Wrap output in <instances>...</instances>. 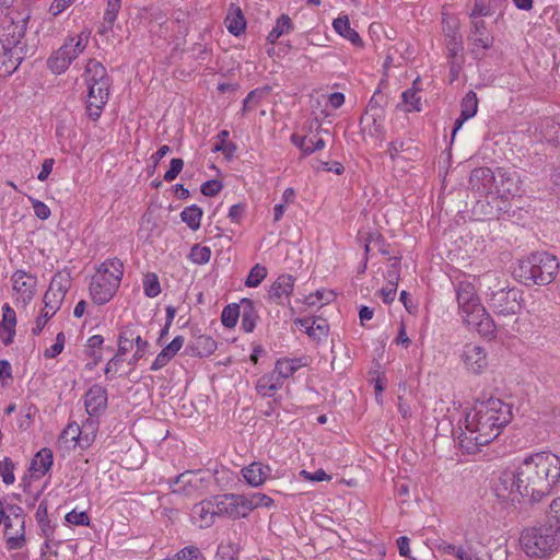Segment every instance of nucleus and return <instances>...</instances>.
Returning a JSON list of instances; mask_svg holds the SVG:
<instances>
[{
    "label": "nucleus",
    "instance_id": "nucleus-1",
    "mask_svg": "<svg viewBox=\"0 0 560 560\" xmlns=\"http://www.w3.org/2000/svg\"><path fill=\"white\" fill-rule=\"evenodd\" d=\"M559 481L560 457L551 452H537L526 456L516 469L501 472L494 492L512 505L521 499L539 502Z\"/></svg>",
    "mask_w": 560,
    "mask_h": 560
},
{
    "label": "nucleus",
    "instance_id": "nucleus-2",
    "mask_svg": "<svg viewBox=\"0 0 560 560\" xmlns=\"http://www.w3.org/2000/svg\"><path fill=\"white\" fill-rule=\"evenodd\" d=\"M512 418V405L490 397L477 402L472 412L466 413L457 427L453 428L452 435L464 453L475 454L498 438Z\"/></svg>",
    "mask_w": 560,
    "mask_h": 560
},
{
    "label": "nucleus",
    "instance_id": "nucleus-3",
    "mask_svg": "<svg viewBox=\"0 0 560 560\" xmlns=\"http://www.w3.org/2000/svg\"><path fill=\"white\" fill-rule=\"evenodd\" d=\"M31 15L27 11H10L4 20L0 33V42L12 67L5 70V75L12 74L19 65L33 55L34 46L27 44L25 38L27 23Z\"/></svg>",
    "mask_w": 560,
    "mask_h": 560
},
{
    "label": "nucleus",
    "instance_id": "nucleus-4",
    "mask_svg": "<svg viewBox=\"0 0 560 560\" xmlns=\"http://www.w3.org/2000/svg\"><path fill=\"white\" fill-rule=\"evenodd\" d=\"M559 271V261L555 255L547 252H535L520 259L513 269V277L520 283L530 285H548Z\"/></svg>",
    "mask_w": 560,
    "mask_h": 560
},
{
    "label": "nucleus",
    "instance_id": "nucleus-5",
    "mask_svg": "<svg viewBox=\"0 0 560 560\" xmlns=\"http://www.w3.org/2000/svg\"><path fill=\"white\" fill-rule=\"evenodd\" d=\"M524 552L530 558H545L560 546L559 528L553 523H544L525 528L520 537Z\"/></svg>",
    "mask_w": 560,
    "mask_h": 560
},
{
    "label": "nucleus",
    "instance_id": "nucleus-6",
    "mask_svg": "<svg viewBox=\"0 0 560 560\" xmlns=\"http://www.w3.org/2000/svg\"><path fill=\"white\" fill-rule=\"evenodd\" d=\"M70 288L69 275L56 273L44 295L45 307L37 317L32 334L38 336L44 329L46 323L56 314Z\"/></svg>",
    "mask_w": 560,
    "mask_h": 560
},
{
    "label": "nucleus",
    "instance_id": "nucleus-7",
    "mask_svg": "<svg viewBox=\"0 0 560 560\" xmlns=\"http://www.w3.org/2000/svg\"><path fill=\"white\" fill-rule=\"evenodd\" d=\"M90 34V31H82L77 37H68L63 45L52 52L47 60V67L51 72L56 74L66 72L72 61L84 51Z\"/></svg>",
    "mask_w": 560,
    "mask_h": 560
},
{
    "label": "nucleus",
    "instance_id": "nucleus-8",
    "mask_svg": "<svg viewBox=\"0 0 560 560\" xmlns=\"http://www.w3.org/2000/svg\"><path fill=\"white\" fill-rule=\"evenodd\" d=\"M523 292L515 287H505L489 294L488 306L498 316L516 315L522 308Z\"/></svg>",
    "mask_w": 560,
    "mask_h": 560
},
{
    "label": "nucleus",
    "instance_id": "nucleus-9",
    "mask_svg": "<svg viewBox=\"0 0 560 560\" xmlns=\"http://www.w3.org/2000/svg\"><path fill=\"white\" fill-rule=\"evenodd\" d=\"M459 315L463 322L475 313L483 312V305L477 294L475 285L468 281H458L454 284Z\"/></svg>",
    "mask_w": 560,
    "mask_h": 560
},
{
    "label": "nucleus",
    "instance_id": "nucleus-10",
    "mask_svg": "<svg viewBox=\"0 0 560 560\" xmlns=\"http://www.w3.org/2000/svg\"><path fill=\"white\" fill-rule=\"evenodd\" d=\"M215 498L219 516H226L232 520L246 518L248 516L246 494L225 493L215 495Z\"/></svg>",
    "mask_w": 560,
    "mask_h": 560
},
{
    "label": "nucleus",
    "instance_id": "nucleus-11",
    "mask_svg": "<svg viewBox=\"0 0 560 560\" xmlns=\"http://www.w3.org/2000/svg\"><path fill=\"white\" fill-rule=\"evenodd\" d=\"M467 39L472 46L471 54L476 59L485 57V52L480 54V49L488 50L494 43V37L483 20H471Z\"/></svg>",
    "mask_w": 560,
    "mask_h": 560
},
{
    "label": "nucleus",
    "instance_id": "nucleus-12",
    "mask_svg": "<svg viewBox=\"0 0 560 560\" xmlns=\"http://www.w3.org/2000/svg\"><path fill=\"white\" fill-rule=\"evenodd\" d=\"M487 350L476 343H466L463 347L460 359L470 373L481 374L488 366Z\"/></svg>",
    "mask_w": 560,
    "mask_h": 560
},
{
    "label": "nucleus",
    "instance_id": "nucleus-13",
    "mask_svg": "<svg viewBox=\"0 0 560 560\" xmlns=\"http://www.w3.org/2000/svg\"><path fill=\"white\" fill-rule=\"evenodd\" d=\"M89 289L92 301L97 305H103L115 295L118 290V281L116 279H112V282L106 281L105 276L96 272L92 277Z\"/></svg>",
    "mask_w": 560,
    "mask_h": 560
},
{
    "label": "nucleus",
    "instance_id": "nucleus-14",
    "mask_svg": "<svg viewBox=\"0 0 560 560\" xmlns=\"http://www.w3.org/2000/svg\"><path fill=\"white\" fill-rule=\"evenodd\" d=\"M495 183V172L489 167H476L471 171L469 176V186L471 190L479 194V196L493 195Z\"/></svg>",
    "mask_w": 560,
    "mask_h": 560
},
{
    "label": "nucleus",
    "instance_id": "nucleus-15",
    "mask_svg": "<svg viewBox=\"0 0 560 560\" xmlns=\"http://www.w3.org/2000/svg\"><path fill=\"white\" fill-rule=\"evenodd\" d=\"M217 517L219 513H217L215 495L196 503L191 509V518L200 528L210 527Z\"/></svg>",
    "mask_w": 560,
    "mask_h": 560
},
{
    "label": "nucleus",
    "instance_id": "nucleus-16",
    "mask_svg": "<svg viewBox=\"0 0 560 560\" xmlns=\"http://www.w3.org/2000/svg\"><path fill=\"white\" fill-rule=\"evenodd\" d=\"M13 290L19 294V299L24 303H30L37 285V278L24 270H16L11 276Z\"/></svg>",
    "mask_w": 560,
    "mask_h": 560
},
{
    "label": "nucleus",
    "instance_id": "nucleus-17",
    "mask_svg": "<svg viewBox=\"0 0 560 560\" xmlns=\"http://www.w3.org/2000/svg\"><path fill=\"white\" fill-rule=\"evenodd\" d=\"M469 329H475L481 337L493 340L497 338V325L486 307L463 322Z\"/></svg>",
    "mask_w": 560,
    "mask_h": 560
},
{
    "label": "nucleus",
    "instance_id": "nucleus-18",
    "mask_svg": "<svg viewBox=\"0 0 560 560\" xmlns=\"http://www.w3.org/2000/svg\"><path fill=\"white\" fill-rule=\"evenodd\" d=\"M108 395L105 387L94 384L84 395V407L89 416L98 417L107 409Z\"/></svg>",
    "mask_w": 560,
    "mask_h": 560
},
{
    "label": "nucleus",
    "instance_id": "nucleus-19",
    "mask_svg": "<svg viewBox=\"0 0 560 560\" xmlns=\"http://www.w3.org/2000/svg\"><path fill=\"white\" fill-rule=\"evenodd\" d=\"M110 86H93V94L91 88H88V100L85 102L86 114L89 118L96 121L109 100Z\"/></svg>",
    "mask_w": 560,
    "mask_h": 560
},
{
    "label": "nucleus",
    "instance_id": "nucleus-20",
    "mask_svg": "<svg viewBox=\"0 0 560 560\" xmlns=\"http://www.w3.org/2000/svg\"><path fill=\"white\" fill-rule=\"evenodd\" d=\"M499 178H501V185L495 186L493 190V200L505 199L509 200L520 195V179L516 172H508L503 168H499Z\"/></svg>",
    "mask_w": 560,
    "mask_h": 560
},
{
    "label": "nucleus",
    "instance_id": "nucleus-21",
    "mask_svg": "<svg viewBox=\"0 0 560 560\" xmlns=\"http://www.w3.org/2000/svg\"><path fill=\"white\" fill-rule=\"evenodd\" d=\"M7 512L14 525L18 526L19 536L10 537L8 541L9 550L21 549L25 544V515L24 510L16 504H7Z\"/></svg>",
    "mask_w": 560,
    "mask_h": 560
},
{
    "label": "nucleus",
    "instance_id": "nucleus-22",
    "mask_svg": "<svg viewBox=\"0 0 560 560\" xmlns=\"http://www.w3.org/2000/svg\"><path fill=\"white\" fill-rule=\"evenodd\" d=\"M82 77L88 88H91V94H93V86L112 85V79L107 74L106 68L95 59L88 61Z\"/></svg>",
    "mask_w": 560,
    "mask_h": 560
},
{
    "label": "nucleus",
    "instance_id": "nucleus-23",
    "mask_svg": "<svg viewBox=\"0 0 560 560\" xmlns=\"http://www.w3.org/2000/svg\"><path fill=\"white\" fill-rule=\"evenodd\" d=\"M295 325L304 328L305 334L316 343L325 340L329 332V325L324 318L303 317L296 318Z\"/></svg>",
    "mask_w": 560,
    "mask_h": 560
},
{
    "label": "nucleus",
    "instance_id": "nucleus-24",
    "mask_svg": "<svg viewBox=\"0 0 560 560\" xmlns=\"http://www.w3.org/2000/svg\"><path fill=\"white\" fill-rule=\"evenodd\" d=\"M294 282L293 276L288 273L280 275L268 291L269 301L283 305V300L289 299L293 292Z\"/></svg>",
    "mask_w": 560,
    "mask_h": 560
},
{
    "label": "nucleus",
    "instance_id": "nucleus-25",
    "mask_svg": "<svg viewBox=\"0 0 560 560\" xmlns=\"http://www.w3.org/2000/svg\"><path fill=\"white\" fill-rule=\"evenodd\" d=\"M242 475L249 486L259 487L270 477L271 468L269 465L254 462L242 469Z\"/></svg>",
    "mask_w": 560,
    "mask_h": 560
},
{
    "label": "nucleus",
    "instance_id": "nucleus-26",
    "mask_svg": "<svg viewBox=\"0 0 560 560\" xmlns=\"http://www.w3.org/2000/svg\"><path fill=\"white\" fill-rule=\"evenodd\" d=\"M16 314L15 311L5 303L2 306V322L0 323V338L5 346L13 342L15 336Z\"/></svg>",
    "mask_w": 560,
    "mask_h": 560
},
{
    "label": "nucleus",
    "instance_id": "nucleus-27",
    "mask_svg": "<svg viewBox=\"0 0 560 560\" xmlns=\"http://www.w3.org/2000/svg\"><path fill=\"white\" fill-rule=\"evenodd\" d=\"M184 337L183 336H176L166 347H164L161 352L156 355L155 360L153 361L150 370L151 371H159L176 355V353L182 349L184 345Z\"/></svg>",
    "mask_w": 560,
    "mask_h": 560
},
{
    "label": "nucleus",
    "instance_id": "nucleus-28",
    "mask_svg": "<svg viewBox=\"0 0 560 560\" xmlns=\"http://www.w3.org/2000/svg\"><path fill=\"white\" fill-rule=\"evenodd\" d=\"M241 327L245 332H253L259 319L258 312L253 300L244 298L241 300Z\"/></svg>",
    "mask_w": 560,
    "mask_h": 560
},
{
    "label": "nucleus",
    "instance_id": "nucleus-29",
    "mask_svg": "<svg viewBox=\"0 0 560 560\" xmlns=\"http://www.w3.org/2000/svg\"><path fill=\"white\" fill-rule=\"evenodd\" d=\"M332 27L337 34L348 39L355 47H363V40L359 33L350 26L348 15H341L332 21Z\"/></svg>",
    "mask_w": 560,
    "mask_h": 560
},
{
    "label": "nucleus",
    "instance_id": "nucleus-30",
    "mask_svg": "<svg viewBox=\"0 0 560 560\" xmlns=\"http://www.w3.org/2000/svg\"><path fill=\"white\" fill-rule=\"evenodd\" d=\"M54 463V456L50 448L44 447L38 451L31 462L30 470L33 476L40 478L49 471Z\"/></svg>",
    "mask_w": 560,
    "mask_h": 560
},
{
    "label": "nucleus",
    "instance_id": "nucleus-31",
    "mask_svg": "<svg viewBox=\"0 0 560 560\" xmlns=\"http://www.w3.org/2000/svg\"><path fill=\"white\" fill-rule=\"evenodd\" d=\"M189 354L199 358L211 355L217 350V341L206 335H200L189 345Z\"/></svg>",
    "mask_w": 560,
    "mask_h": 560
},
{
    "label": "nucleus",
    "instance_id": "nucleus-32",
    "mask_svg": "<svg viewBox=\"0 0 560 560\" xmlns=\"http://www.w3.org/2000/svg\"><path fill=\"white\" fill-rule=\"evenodd\" d=\"M307 364V359L305 357L295 358V359H279L276 362L275 372L278 374L279 378H289L292 376L301 366H305Z\"/></svg>",
    "mask_w": 560,
    "mask_h": 560
},
{
    "label": "nucleus",
    "instance_id": "nucleus-33",
    "mask_svg": "<svg viewBox=\"0 0 560 560\" xmlns=\"http://www.w3.org/2000/svg\"><path fill=\"white\" fill-rule=\"evenodd\" d=\"M97 273L105 276L106 281L112 282V279H116L119 287L124 275V264L116 257L107 259L101 264L97 269Z\"/></svg>",
    "mask_w": 560,
    "mask_h": 560
},
{
    "label": "nucleus",
    "instance_id": "nucleus-34",
    "mask_svg": "<svg viewBox=\"0 0 560 560\" xmlns=\"http://www.w3.org/2000/svg\"><path fill=\"white\" fill-rule=\"evenodd\" d=\"M196 474L194 471H185L173 479H170V487L174 493H190V488L196 489Z\"/></svg>",
    "mask_w": 560,
    "mask_h": 560
},
{
    "label": "nucleus",
    "instance_id": "nucleus-35",
    "mask_svg": "<svg viewBox=\"0 0 560 560\" xmlns=\"http://www.w3.org/2000/svg\"><path fill=\"white\" fill-rule=\"evenodd\" d=\"M293 31L294 24L291 18L288 14L283 13L277 19L276 25L272 27V30L269 32L267 36V40L273 45L282 35L290 34Z\"/></svg>",
    "mask_w": 560,
    "mask_h": 560
},
{
    "label": "nucleus",
    "instance_id": "nucleus-36",
    "mask_svg": "<svg viewBox=\"0 0 560 560\" xmlns=\"http://www.w3.org/2000/svg\"><path fill=\"white\" fill-rule=\"evenodd\" d=\"M35 518L37 521V524L40 528L43 536L46 539H50L55 532V525H52L50 523V520L48 518V504L46 500L40 501V503L38 504L37 511L35 513Z\"/></svg>",
    "mask_w": 560,
    "mask_h": 560
},
{
    "label": "nucleus",
    "instance_id": "nucleus-37",
    "mask_svg": "<svg viewBox=\"0 0 560 560\" xmlns=\"http://www.w3.org/2000/svg\"><path fill=\"white\" fill-rule=\"evenodd\" d=\"M446 47H447L448 57L452 59L451 70L454 71V65H455L454 59L464 49L463 38L457 30H455V28L448 30V33L446 34Z\"/></svg>",
    "mask_w": 560,
    "mask_h": 560
},
{
    "label": "nucleus",
    "instance_id": "nucleus-38",
    "mask_svg": "<svg viewBox=\"0 0 560 560\" xmlns=\"http://www.w3.org/2000/svg\"><path fill=\"white\" fill-rule=\"evenodd\" d=\"M203 211L197 205H191L184 208L180 212V219L185 222L192 231H197L200 228V222Z\"/></svg>",
    "mask_w": 560,
    "mask_h": 560
},
{
    "label": "nucleus",
    "instance_id": "nucleus-39",
    "mask_svg": "<svg viewBox=\"0 0 560 560\" xmlns=\"http://www.w3.org/2000/svg\"><path fill=\"white\" fill-rule=\"evenodd\" d=\"M478 110V97L474 91H468L460 102V114L464 119L472 118Z\"/></svg>",
    "mask_w": 560,
    "mask_h": 560
},
{
    "label": "nucleus",
    "instance_id": "nucleus-40",
    "mask_svg": "<svg viewBox=\"0 0 560 560\" xmlns=\"http://www.w3.org/2000/svg\"><path fill=\"white\" fill-rule=\"evenodd\" d=\"M246 503L248 505V515L250 514L252 511H254L257 508L270 509L275 505V501L272 498L260 492H254L246 495Z\"/></svg>",
    "mask_w": 560,
    "mask_h": 560
},
{
    "label": "nucleus",
    "instance_id": "nucleus-41",
    "mask_svg": "<svg viewBox=\"0 0 560 560\" xmlns=\"http://www.w3.org/2000/svg\"><path fill=\"white\" fill-rule=\"evenodd\" d=\"M420 89H407L401 94L402 103L407 106L405 112H421V97L419 95Z\"/></svg>",
    "mask_w": 560,
    "mask_h": 560
},
{
    "label": "nucleus",
    "instance_id": "nucleus-42",
    "mask_svg": "<svg viewBox=\"0 0 560 560\" xmlns=\"http://www.w3.org/2000/svg\"><path fill=\"white\" fill-rule=\"evenodd\" d=\"M541 133L546 141L559 144L560 143V124L550 118H546L541 125Z\"/></svg>",
    "mask_w": 560,
    "mask_h": 560
},
{
    "label": "nucleus",
    "instance_id": "nucleus-43",
    "mask_svg": "<svg viewBox=\"0 0 560 560\" xmlns=\"http://www.w3.org/2000/svg\"><path fill=\"white\" fill-rule=\"evenodd\" d=\"M241 315V303H232L226 305L221 314V323L226 328H233L237 324Z\"/></svg>",
    "mask_w": 560,
    "mask_h": 560
},
{
    "label": "nucleus",
    "instance_id": "nucleus-44",
    "mask_svg": "<svg viewBox=\"0 0 560 560\" xmlns=\"http://www.w3.org/2000/svg\"><path fill=\"white\" fill-rule=\"evenodd\" d=\"M281 387V383L273 381L272 376L264 375L256 384L258 394L264 397H271Z\"/></svg>",
    "mask_w": 560,
    "mask_h": 560
},
{
    "label": "nucleus",
    "instance_id": "nucleus-45",
    "mask_svg": "<svg viewBox=\"0 0 560 560\" xmlns=\"http://www.w3.org/2000/svg\"><path fill=\"white\" fill-rule=\"evenodd\" d=\"M143 292L148 298H155L161 293L159 277L154 272H148L142 280Z\"/></svg>",
    "mask_w": 560,
    "mask_h": 560
},
{
    "label": "nucleus",
    "instance_id": "nucleus-46",
    "mask_svg": "<svg viewBox=\"0 0 560 560\" xmlns=\"http://www.w3.org/2000/svg\"><path fill=\"white\" fill-rule=\"evenodd\" d=\"M494 13L490 0H475L469 18L471 20H480L482 16H490Z\"/></svg>",
    "mask_w": 560,
    "mask_h": 560
},
{
    "label": "nucleus",
    "instance_id": "nucleus-47",
    "mask_svg": "<svg viewBox=\"0 0 560 560\" xmlns=\"http://www.w3.org/2000/svg\"><path fill=\"white\" fill-rule=\"evenodd\" d=\"M267 276V269L266 267L261 266L260 264H256L249 271L246 280L245 285L248 288H256L258 287L262 280Z\"/></svg>",
    "mask_w": 560,
    "mask_h": 560
},
{
    "label": "nucleus",
    "instance_id": "nucleus-48",
    "mask_svg": "<svg viewBox=\"0 0 560 560\" xmlns=\"http://www.w3.org/2000/svg\"><path fill=\"white\" fill-rule=\"evenodd\" d=\"M225 23L229 32L236 36L243 33L246 28V22L240 8L237 9V14L235 16L226 18Z\"/></svg>",
    "mask_w": 560,
    "mask_h": 560
},
{
    "label": "nucleus",
    "instance_id": "nucleus-49",
    "mask_svg": "<svg viewBox=\"0 0 560 560\" xmlns=\"http://www.w3.org/2000/svg\"><path fill=\"white\" fill-rule=\"evenodd\" d=\"M189 257L195 264L205 265L211 258V249L208 246L196 244L191 247Z\"/></svg>",
    "mask_w": 560,
    "mask_h": 560
},
{
    "label": "nucleus",
    "instance_id": "nucleus-50",
    "mask_svg": "<svg viewBox=\"0 0 560 560\" xmlns=\"http://www.w3.org/2000/svg\"><path fill=\"white\" fill-rule=\"evenodd\" d=\"M133 335L131 330H124L119 334L117 354L122 357L132 349L136 338Z\"/></svg>",
    "mask_w": 560,
    "mask_h": 560
},
{
    "label": "nucleus",
    "instance_id": "nucleus-51",
    "mask_svg": "<svg viewBox=\"0 0 560 560\" xmlns=\"http://www.w3.org/2000/svg\"><path fill=\"white\" fill-rule=\"evenodd\" d=\"M498 202L497 207L493 208L492 206H490L489 202L487 203H483L481 201H478L477 202V206H479L481 209H483L485 207H489V211L485 212L486 215H488L489 218H499L502 213H510V207L509 205L506 203L508 200L505 199H498L495 200Z\"/></svg>",
    "mask_w": 560,
    "mask_h": 560
},
{
    "label": "nucleus",
    "instance_id": "nucleus-52",
    "mask_svg": "<svg viewBox=\"0 0 560 560\" xmlns=\"http://www.w3.org/2000/svg\"><path fill=\"white\" fill-rule=\"evenodd\" d=\"M237 553H238V548L233 542H226V544L221 542L218 546L217 557L220 560H236Z\"/></svg>",
    "mask_w": 560,
    "mask_h": 560
},
{
    "label": "nucleus",
    "instance_id": "nucleus-53",
    "mask_svg": "<svg viewBox=\"0 0 560 560\" xmlns=\"http://www.w3.org/2000/svg\"><path fill=\"white\" fill-rule=\"evenodd\" d=\"M13 470L14 463L10 457H4L3 460H0V476L5 485H12L14 482L15 477Z\"/></svg>",
    "mask_w": 560,
    "mask_h": 560
},
{
    "label": "nucleus",
    "instance_id": "nucleus-54",
    "mask_svg": "<svg viewBox=\"0 0 560 560\" xmlns=\"http://www.w3.org/2000/svg\"><path fill=\"white\" fill-rule=\"evenodd\" d=\"M384 104H386L385 95L381 92V90H376L368 104V108H366L365 113L377 112V113L383 114Z\"/></svg>",
    "mask_w": 560,
    "mask_h": 560
},
{
    "label": "nucleus",
    "instance_id": "nucleus-55",
    "mask_svg": "<svg viewBox=\"0 0 560 560\" xmlns=\"http://www.w3.org/2000/svg\"><path fill=\"white\" fill-rule=\"evenodd\" d=\"M382 115L383 114L375 112V113H364V115L362 116L361 124H363L364 121L371 120V125H369V130H368V132L371 136H375L382 131L383 127L381 124L377 122V119L381 118Z\"/></svg>",
    "mask_w": 560,
    "mask_h": 560
},
{
    "label": "nucleus",
    "instance_id": "nucleus-56",
    "mask_svg": "<svg viewBox=\"0 0 560 560\" xmlns=\"http://www.w3.org/2000/svg\"><path fill=\"white\" fill-rule=\"evenodd\" d=\"M66 337L63 332H59L56 336L55 343L47 348L44 352L45 358L52 359L60 354L65 348Z\"/></svg>",
    "mask_w": 560,
    "mask_h": 560
},
{
    "label": "nucleus",
    "instance_id": "nucleus-57",
    "mask_svg": "<svg viewBox=\"0 0 560 560\" xmlns=\"http://www.w3.org/2000/svg\"><path fill=\"white\" fill-rule=\"evenodd\" d=\"M184 167V161L179 158L171 160L170 168L165 172L163 179L165 182H173L182 172Z\"/></svg>",
    "mask_w": 560,
    "mask_h": 560
},
{
    "label": "nucleus",
    "instance_id": "nucleus-58",
    "mask_svg": "<svg viewBox=\"0 0 560 560\" xmlns=\"http://www.w3.org/2000/svg\"><path fill=\"white\" fill-rule=\"evenodd\" d=\"M66 521L69 524L72 525H79V526H89L90 525V517L86 512H77L75 510H72L71 512L66 514Z\"/></svg>",
    "mask_w": 560,
    "mask_h": 560
},
{
    "label": "nucleus",
    "instance_id": "nucleus-59",
    "mask_svg": "<svg viewBox=\"0 0 560 560\" xmlns=\"http://www.w3.org/2000/svg\"><path fill=\"white\" fill-rule=\"evenodd\" d=\"M81 428L78 423H69L61 432L60 439L65 441L78 442L80 440Z\"/></svg>",
    "mask_w": 560,
    "mask_h": 560
},
{
    "label": "nucleus",
    "instance_id": "nucleus-60",
    "mask_svg": "<svg viewBox=\"0 0 560 560\" xmlns=\"http://www.w3.org/2000/svg\"><path fill=\"white\" fill-rule=\"evenodd\" d=\"M222 187L223 185L220 180L209 179L201 185L200 191L206 197H214L221 191Z\"/></svg>",
    "mask_w": 560,
    "mask_h": 560
},
{
    "label": "nucleus",
    "instance_id": "nucleus-61",
    "mask_svg": "<svg viewBox=\"0 0 560 560\" xmlns=\"http://www.w3.org/2000/svg\"><path fill=\"white\" fill-rule=\"evenodd\" d=\"M370 242L373 244V248L377 249L382 255H388L389 244L385 237L378 232L370 233Z\"/></svg>",
    "mask_w": 560,
    "mask_h": 560
},
{
    "label": "nucleus",
    "instance_id": "nucleus-62",
    "mask_svg": "<svg viewBox=\"0 0 560 560\" xmlns=\"http://www.w3.org/2000/svg\"><path fill=\"white\" fill-rule=\"evenodd\" d=\"M135 343L137 346V350L128 361L129 365L137 364V362L143 358L145 349L149 347V342L142 339L140 336H136Z\"/></svg>",
    "mask_w": 560,
    "mask_h": 560
},
{
    "label": "nucleus",
    "instance_id": "nucleus-63",
    "mask_svg": "<svg viewBox=\"0 0 560 560\" xmlns=\"http://www.w3.org/2000/svg\"><path fill=\"white\" fill-rule=\"evenodd\" d=\"M35 215L40 220H47L51 212L49 207L43 201L34 198H30Z\"/></svg>",
    "mask_w": 560,
    "mask_h": 560
},
{
    "label": "nucleus",
    "instance_id": "nucleus-64",
    "mask_svg": "<svg viewBox=\"0 0 560 560\" xmlns=\"http://www.w3.org/2000/svg\"><path fill=\"white\" fill-rule=\"evenodd\" d=\"M548 523H553L559 528L560 534V497L552 500L549 505Z\"/></svg>",
    "mask_w": 560,
    "mask_h": 560
}]
</instances>
